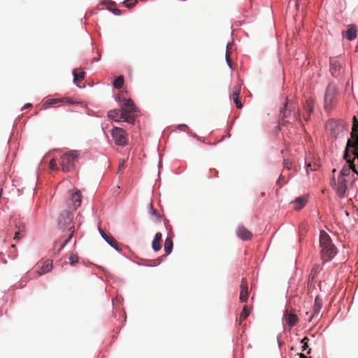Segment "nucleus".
Here are the masks:
<instances>
[{"label":"nucleus","instance_id":"nucleus-1","mask_svg":"<svg viewBox=\"0 0 358 358\" xmlns=\"http://www.w3.org/2000/svg\"><path fill=\"white\" fill-rule=\"evenodd\" d=\"M73 214L69 211H65L61 213L58 219V224L62 229H68V237L64 241H57L55 243V249L58 246L57 252H59L69 242L74 233V226L71 224Z\"/></svg>","mask_w":358,"mask_h":358},{"label":"nucleus","instance_id":"nucleus-2","mask_svg":"<svg viewBox=\"0 0 358 358\" xmlns=\"http://www.w3.org/2000/svg\"><path fill=\"white\" fill-rule=\"evenodd\" d=\"M320 245L322 260L327 262L332 259L337 252L336 248L332 244L330 236L324 231L320 232Z\"/></svg>","mask_w":358,"mask_h":358},{"label":"nucleus","instance_id":"nucleus-3","mask_svg":"<svg viewBox=\"0 0 358 358\" xmlns=\"http://www.w3.org/2000/svg\"><path fill=\"white\" fill-rule=\"evenodd\" d=\"M79 153L76 150L66 152L60 157V166L62 171L67 173L73 170L75 166V162L78 159Z\"/></svg>","mask_w":358,"mask_h":358},{"label":"nucleus","instance_id":"nucleus-4","mask_svg":"<svg viewBox=\"0 0 358 358\" xmlns=\"http://www.w3.org/2000/svg\"><path fill=\"white\" fill-rule=\"evenodd\" d=\"M108 117L115 122H120L122 120L131 124H133L135 120L133 115L125 114L122 108L114 109L108 111Z\"/></svg>","mask_w":358,"mask_h":358},{"label":"nucleus","instance_id":"nucleus-5","mask_svg":"<svg viewBox=\"0 0 358 358\" xmlns=\"http://www.w3.org/2000/svg\"><path fill=\"white\" fill-rule=\"evenodd\" d=\"M111 136L116 145L123 147L127 144L128 135L122 128L114 127L112 129Z\"/></svg>","mask_w":358,"mask_h":358},{"label":"nucleus","instance_id":"nucleus-6","mask_svg":"<svg viewBox=\"0 0 358 358\" xmlns=\"http://www.w3.org/2000/svg\"><path fill=\"white\" fill-rule=\"evenodd\" d=\"M347 179L343 177H338L337 181L333 178L331 185L340 198H344L347 192Z\"/></svg>","mask_w":358,"mask_h":358},{"label":"nucleus","instance_id":"nucleus-7","mask_svg":"<svg viewBox=\"0 0 358 358\" xmlns=\"http://www.w3.org/2000/svg\"><path fill=\"white\" fill-rule=\"evenodd\" d=\"M337 93L336 87L334 85L329 84L326 90L324 96V104L325 108L331 106L334 102V98Z\"/></svg>","mask_w":358,"mask_h":358},{"label":"nucleus","instance_id":"nucleus-8","mask_svg":"<svg viewBox=\"0 0 358 358\" xmlns=\"http://www.w3.org/2000/svg\"><path fill=\"white\" fill-rule=\"evenodd\" d=\"M342 64L336 58L330 59V71L333 76L338 77L342 73Z\"/></svg>","mask_w":358,"mask_h":358},{"label":"nucleus","instance_id":"nucleus-9","mask_svg":"<svg viewBox=\"0 0 358 358\" xmlns=\"http://www.w3.org/2000/svg\"><path fill=\"white\" fill-rule=\"evenodd\" d=\"M59 103H65L67 104H73L75 101L71 97H62L61 99H49L45 100L43 102V106L45 108H48L49 106Z\"/></svg>","mask_w":358,"mask_h":358},{"label":"nucleus","instance_id":"nucleus-10","mask_svg":"<svg viewBox=\"0 0 358 358\" xmlns=\"http://www.w3.org/2000/svg\"><path fill=\"white\" fill-rule=\"evenodd\" d=\"M283 318L286 324L290 327H294L299 322L297 315L293 312H289L288 310L284 311Z\"/></svg>","mask_w":358,"mask_h":358},{"label":"nucleus","instance_id":"nucleus-11","mask_svg":"<svg viewBox=\"0 0 358 358\" xmlns=\"http://www.w3.org/2000/svg\"><path fill=\"white\" fill-rule=\"evenodd\" d=\"M121 108L123 110L125 114L131 115L132 113L136 111V107L131 99H124L121 104Z\"/></svg>","mask_w":358,"mask_h":358},{"label":"nucleus","instance_id":"nucleus-12","mask_svg":"<svg viewBox=\"0 0 358 358\" xmlns=\"http://www.w3.org/2000/svg\"><path fill=\"white\" fill-rule=\"evenodd\" d=\"M357 27L355 24L348 26V29L343 31V36L346 37L349 41H353L357 37Z\"/></svg>","mask_w":358,"mask_h":358},{"label":"nucleus","instance_id":"nucleus-13","mask_svg":"<svg viewBox=\"0 0 358 358\" xmlns=\"http://www.w3.org/2000/svg\"><path fill=\"white\" fill-rule=\"evenodd\" d=\"M314 101L312 99H308L306 101L303 106V109L306 111V114L303 115L305 121H308L311 113L313 110Z\"/></svg>","mask_w":358,"mask_h":358},{"label":"nucleus","instance_id":"nucleus-14","mask_svg":"<svg viewBox=\"0 0 358 358\" xmlns=\"http://www.w3.org/2000/svg\"><path fill=\"white\" fill-rule=\"evenodd\" d=\"M248 281L246 278H243L241 280V292H240V301L241 302H245L248 300Z\"/></svg>","mask_w":358,"mask_h":358},{"label":"nucleus","instance_id":"nucleus-15","mask_svg":"<svg viewBox=\"0 0 358 358\" xmlns=\"http://www.w3.org/2000/svg\"><path fill=\"white\" fill-rule=\"evenodd\" d=\"M348 164L345 165L343 169H341L340 172V175L338 177H343L346 178V177H348L352 171L354 173H358L357 172L355 169V166L353 162H347Z\"/></svg>","mask_w":358,"mask_h":358},{"label":"nucleus","instance_id":"nucleus-16","mask_svg":"<svg viewBox=\"0 0 358 358\" xmlns=\"http://www.w3.org/2000/svg\"><path fill=\"white\" fill-rule=\"evenodd\" d=\"M236 234L243 241L250 240L252 236V233L243 226H240L237 228Z\"/></svg>","mask_w":358,"mask_h":358},{"label":"nucleus","instance_id":"nucleus-17","mask_svg":"<svg viewBox=\"0 0 358 358\" xmlns=\"http://www.w3.org/2000/svg\"><path fill=\"white\" fill-rule=\"evenodd\" d=\"M52 268V260H46L43 266L40 268L39 270L36 271L37 276L42 275L49 271H50Z\"/></svg>","mask_w":358,"mask_h":358},{"label":"nucleus","instance_id":"nucleus-18","mask_svg":"<svg viewBox=\"0 0 358 358\" xmlns=\"http://www.w3.org/2000/svg\"><path fill=\"white\" fill-rule=\"evenodd\" d=\"M348 141H358V120L355 116L353 117L352 127L351 131V138Z\"/></svg>","mask_w":358,"mask_h":358},{"label":"nucleus","instance_id":"nucleus-19","mask_svg":"<svg viewBox=\"0 0 358 358\" xmlns=\"http://www.w3.org/2000/svg\"><path fill=\"white\" fill-rule=\"evenodd\" d=\"M322 299L319 296H317L315 297V303H314V306H313V313L312 314V315L310 316V318L309 319L310 322L311 321L312 318L315 315H317L319 313V312L320 311V310L322 308Z\"/></svg>","mask_w":358,"mask_h":358},{"label":"nucleus","instance_id":"nucleus-20","mask_svg":"<svg viewBox=\"0 0 358 358\" xmlns=\"http://www.w3.org/2000/svg\"><path fill=\"white\" fill-rule=\"evenodd\" d=\"M73 207L76 209L80 206L82 201V195L80 191L77 190L71 195V198Z\"/></svg>","mask_w":358,"mask_h":358},{"label":"nucleus","instance_id":"nucleus-21","mask_svg":"<svg viewBox=\"0 0 358 358\" xmlns=\"http://www.w3.org/2000/svg\"><path fill=\"white\" fill-rule=\"evenodd\" d=\"M103 234L106 236L103 238L108 244H110L113 248H114L117 250H121L119 243L113 237H112L110 235H107L106 234Z\"/></svg>","mask_w":358,"mask_h":358},{"label":"nucleus","instance_id":"nucleus-22","mask_svg":"<svg viewBox=\"0 0 358 358\" xmlns=\"http://www.w3.org/2000/svg\"><path fill=\"white\" fill-rule=\"evenodd\" d=\"M306 202L307 200L304 196L299 197L296 199L293 202V204L294 205V208L295 210H299L306 205Z\"/></svg>","mask_w":358,"mask_h":358},{"label":"nucleus","instance_id":"nucleus-23","mask_svg":"<svg viewBox=\"0 0 358 358\" xmlns=\"http://www.w3.org/2000/svg\"><path fill=\"white\" fill-rule=\"evenodd\" d=\"M73 74L74 76L73 81L75 83L83 80L85 78V72L78 69H74Z\"/></svg>","mask_w":358,"mask_h":358},{"label":"nucleus","instance_id":"nucleus-24","mask_svg":"<svg viewBox=\"0 0 358 358\" xmlns=\"http://www.w3.org/2000/svg\"><path fill=\"white\" fill-rule=\"evenodd\" d=\"M173 243L171 237H167L164 243V250L166 255H169L173 250Z\"/></svg>","mask_w":358,"mask_h":358},{"label":"nucleus","instance_id":"nucleus-25","mask_svg":"<svg viewBox=\"0 0 358 358\" xmlns=\"http://www.w3.org/2000/svg\"><path fill=\"white\" fill-rule=\"evenodd\" d=\"M149 213L154 219H155L157 221H160L161 215L157 209L154 208L153 204L152 203L149 204Z\"/></svg>","mask_w":358,"mask_h":358},{"label":"nucleus","instance_id":"nucleus-26","mask_svg":"<svg viewBox=\"0 0 358 358\" xmlns=\"http://www.w3.org/2000/svg\"><path fill=\"white\" fill-rule=\"evenodd\" d=\"M250 315V310L246 306H245L240 314L239 324L241 325L242 322L244 321Z\"/></svg>","mask_w":358,"mask_h":358},{"label":"nucleus","instance_id":"nucleus-27","mask_svg":"<svg viewBox=\"0 0 358 358\" xmlns=\"http://www.w3.org/2000/svg\"><path fill=\"white\" fill-rule=\"evenodd\" d=\"M124 85V77L120 76L116 78L113 82V86L115 89H121Z\"/></svg>","mask_w":358,"mask_h":358},{"label":"nucleus","instance_id":"nucleus-28","mask_svg":"<svg viewBox=\"0 0 358 358\" xmlns=\"http://www.w3.org/2000/svg\"><path fill=\"white\" fill-rule=\"evenodd\" d=\"M152 248L155 251H159L162 248L161 241L154 238L152 242Z\"/></svg>","mask_w":358,"mask_h":358},{"label":"nucleus","instance_id":"nucleus-29","mask_svg":"<svg viewBox=\"0 0 358 358\" xmlns=\"http://www.w3.org/2000/svg\"><path fill=\"white\" fill-rule=\"evenodd\" d=\"M319 167L318 164L316 163H314L313 164H311L310 163H308L306 165V171L308 173L309 171H313L317 170V169Z\"/></svg>","mask_w":358,"mask_h":358},{"label":"nucleus","instance_id":"nucleus-30","mask_svg":"<svg viewBox=\"0 0 358 358\" xmlns=\"http://www.w3.org/2000/svg\"><path fill=\"white\" fill-rule=\"evenodd\" d=\"M138 2V0H125L124 1V5L127 8H132L134 7Z\"/></svg>","mask_w":358,"mask_h":358},{"label":"nucleus","instance_id":"nucleus-31","mask_svg":"<svg viewBox=\"0 0 358 358\" xmlns=\"http://www.w3.org/2000/svg\"><path fill=\"white\" fill-rule=\"evenodd\" d=\"M49 167L51 170H55V171L59 170L57 162L55 159H52L50 160V164H49Z\"/></svg>","mask_w":358,"mask_h":358},{"label":"nucleus","instance_id":"nucleus-32","mask_svg":"<svg viewBox=\"0 0 358 358\" xmlns=\"http://www.w3.org/2000/svg\"><path fill=\"white\" fill-rule=\"evenodd\" d=\"M69 261L71 265L74 266L78 262V257L76 255L72 254L69 257Z\"/></svg>","mask_w":358,"mask_h":358},{"label":"nucleus","instance_id":"nucleus-33","mask_svg":"<svg viewBox=\"0 0 358 358\" xmlns=\"http://www.w3.org/2000/svg\"><path fill=\"white\" fill-rule=\"evenodd\" d=\"M283 167H284L283 171H285V169L287 171L291 170L292 162L290 161H289L288 159L285 160L284 163H283Z\"/></svg>","mask_w":358,"mask_h":358},{"label":"nucleus","instance_id":"nucleus-34","mask_svg":"<svg viewBox=\"0 0 358 358\" xmlns=\"http://www.w3.org/2000/svg\"><path fill=\"white\" fill-rule=\"evenodd\" d=\"M233 101L236 103V107L238 108H241L243 107V105L241 103V101L239 97H235L234 99H233Z\"/></svg>","mask_w":358,"mask_h":358},{"label":"nucleus","instance_id":"nucleus-35","mask_svg":"<svg viewBox=\"0 0 358 358\" xmlns=\"http://www.w3.org/2000/svg\"><path fill=\"white\" fill-rule=\"evenodd\" d=\"M241 87L239 84H236L233 87L232 93H240Z\"/></svg>","mask_w":358,"mask_h":358},{"label":"nucleus","instance_id":"nucleus-36","mask_svg":"<svg viewBox=\"0 0 358 358\" xmlns=\"http://www.w3.org/2000/svg\"><path fill=\"white\" fill-rule=\"evenodd\" d=\"M23 236V234L21 233L20 231H16L15 234V236H14V239L17 241H18L19 240H20Z\"/></svg>","mask_w":358,"mask_h":358},{"label":"nucleus","instance_id":"nucleus-37","mask_svg":"<svg viewBox=\"0 0 358 358\" xmlns=\"http://www.w3.org/2000/svg\"><path fill=\"white\" fill-rule=\"evenodd\" d=\"M287 106H288V103L287 102V103H285V109H284V110H283V111H282V110H281V114H282V118H283V117H287V115H286V110H287Z\"/></svg>","mask_w":358,"mask_h":358},{"label":"nucleus","instance_id":"nucleus-38","mask_svg":"<svg viewBox=\"0 0 358 358\" xmlns=\"http://www.w3.org/2000/svg\"><path fill=\"white\" fill-rule=\"evenodd\" d=\"M124 165H125V161L124 159H120L119 161V171H120L121 169H122L123 167H124Z\"/></svg>","mask_w":358,"mask_h":358},{"label":"nucleus","instance_id":"nucleus-39","mask_svg":"<svg viewBox=\"0 0 358 358\" xmlns=\"http://www.w3.org/2000/svg\"><path fill=\"white\" fill-rule=\"evenodd\" d=\"M227 49H229V45H227ZM226 60H227L228 64L230 66V58H229V53L228 50H227V52H226Z\"/></svg>","mask_w":358,"mask_h":358},{"label":"nucleus","instance_id":"nucleus-40","mask_svg":"<svg viewBox=\"0 0 358 358\" xmlns=\"http://www.w3.org/2000/svg\"><path fill=\"white\" fill-rule=\"evenodd\" d=\"M319 269H320V266H319L315 265V266L313 268V269H312V274H313V273H317V272H318V271H319Z\"/></svg>","mask_w":358,"mask_h":358},{"label":"nucleus","instance_id":"nucleus-41","mask_svg":"<svg viewBox=\"0 0 358 358\" xmlns=\"http://www.w3.org/2000/svg\"><path fill=\"white\" fill-rule=\"evenodd\" d=\"M162 235L160 232H157L156 234H155V239H157V240H159V241H162Z\"/></svg>","mask_w":358,"mask_h":358},{"label":"nucleus","instance_id":"nucleus-42","mask_svg":"<svg viewBox=\"0 0 358 358\" xmlns=\"http://www.w3.org/2000/svg\"><path fill=\"white\" fill-rule=\"evenodd\" d=\"M284 178H285V176H284L282 174H281V175L280 176V177H279V178H278V181H277V183H278V184H279V185H280V182H281V180H284Z\"/></svg>","mask_w":358,"mask_h":358},{"label":"nucleus","instance_id":"nucleus-43","mask_svg":"<svg viewBox=\"0 0 358 358\" xmlns=\"http://www.w3.org/2000/svg\"><path fill=\"white\" fill-rule=\"evenodd\" d=\"M308 341H309V338H308V337H304V338L301 340V343H306V344H308Z\"/></svg>","mask_w":358,"mask_h":358},{"label":"nucleus","instance_id":"nucleus-44","mask_svg":"<svg viewBox=\"0 0 358 358\" xmlns=\"http://www.w3.org/2000/svg\"><path fill=\"white\" fill-rule=\"evenodd\" d=\"M302 344H303V345H302V351H306L308 349V345L306 343H302Z\"/></svg>","mask_w":358,"mask_h":358},{"label":"nucleus","instance_id":"nucleus-45","mask_svg":"<svg viewBox=\"0 0 358 358\" xmlns=\"http://www.w3.org/2000/svg\"><path fill=\"white\" fill-rule=\"evenodd\" d=\"M240 93H232V99H234L235 97H239Z\"/></svg>","mask_w":358,"mask_h":358},{"label":"nucleus","instance_id":"nucleus-46","mask_svg":"<svg viewBox=\"0 0 358 358\" xmlns=\"http://www.w3.org/2000/svg\"><path fill=\"white\" fill-rule=\"evenodd\" d=\"M240 93H232V99H234L235 97H239Z\"/></svg>","mask_w":358,"mask_h":358},{"label":"nucleus","instance_id":"nucleus-47","mask_svg":"<svg viewBox=\"0 0 358 358\" xmlns=\"http://www.w3.org/2000/svg\"><path fill=\"white\" fill-rule=\"evenodd\" d=\"M99 232L103 238H104L106 236L103 234H106L101 229L99 228Z\"/></svg>","mask_w":358,"mask_h":358},{"label":"nucleus","instance_id":"nucleus-48","mask_svg":"<svg viewBox=\"0 0 358 358\" xmlns=\"http://www.w3.org/2000/svg\"><path fill=\"white\" fill-rule=\"evenodd\" d=\"M297 355L299 356V358H307V357L302 353H299Z\"/></svg>","mask_w":358,"mask_h":358},{"label":"nucleus","instance_id":"nucleus-49","mask_svg":"<svg viewBox=\"0 0 358 358\" xmlns=\"http://www.w3.org/2000/svg\"><path fill=\"white\" fill-rule=\"evenodd\" d=\"M31 103H27L24 105V108H29V107H31Z\"/></svg>","mask_w":358,"mask_h":358},{"label":"nucleus","instance_id":"nucleus-50","mask_svg":"<svg viewBox=\"0 0 358 358\" xmlns=\"http://www.w3.org/2000/svg\"><path fill=\"white\" fill-rule=\"evenodd\" d=\"M218 172L216 170H214V176L217 177Z\"/></svg>","mask_w":358,"mask_h":358},{"label":"nucleus","instance_id":"nucleus-51","mask_svg":"<svg viewBox=\"0 0 358 358\" xmlns=\"http://www.w3.org/2000/svg\"><path fill=\"white\" fill-rule=\"evenodd\" d=\"M297 120H298L299 121H301V118H300V113H297Z\"/></svg>","mask_w":358,"mask_h":358},{"label":"nucleus","instance_id":"nucleus-52","mask_svg":"<svg viewBox=\"0 0 358 358\" xmlns=\"http://www.w3.org/2000/svg\"><path fill=\"white\" fill-rule=\"evenodd\" d=\"M119 13H120V12H119V10H116V11H115V14H119Z\"/></svg>","mask_w":358,"mask_h":358},{"label":"nucleus","instance_id":"nucleus-53","mask_svg":"<svg viewBox=\"0 0 358 358\" xmlns=\"http://www.w3.org/2000/svg\"><path fill=\"white\" fill-rule=\"evenodd\" d=\"M308 354H310V349H309L307 352Z\"/></svg>","mask_w":358,"mask_h":358},{"label":"nucleus","instance_id":"nucleus-54","mask_svg":"<svg viewBox=\"0 0 358 358\" xmlns=\"http://www.w3.org/2000/svg\"><path fill=\"white\" fill-rule=\"evenodd\" d=\"M180 127H187L186 124L180 125Z\"/></svg>","mask_w":358,"mask_h":358},{"label":"nucleus","instance_id":"nucleus-55","mask_svg":"<svg viewBox=\"0 0 358 358\" xmlns=\"http://www.w3.org/2000/svg\"><path fill=\"white\" fill-rule=\"evenodd\" d=\"M336 171V170L334 169H333V171H332V172H333V173H335Z\"/></svg>","mask_w":358,"mask_h":358}]
</instances>
